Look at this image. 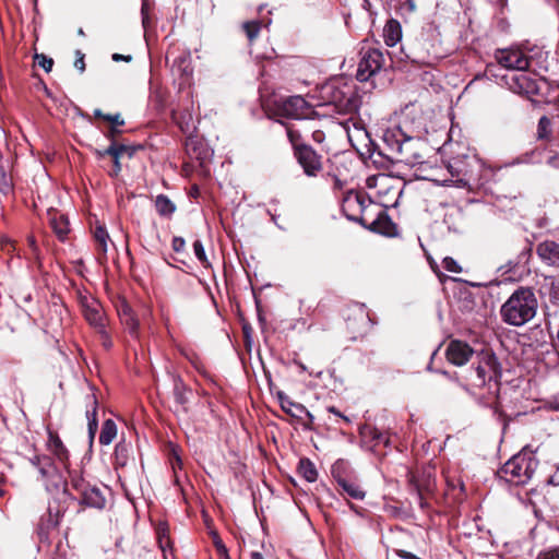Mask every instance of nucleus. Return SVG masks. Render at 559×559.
Segmentation results:
<instances>
[{
  "label": "nucleus",
  "mask_w": 559,
  "mask_h": 559,
  "mask_svg": "<svg viewBox=\"0 0 559 559\" xmlns=\"http://www.w3.org/2000/svg\"><path fill=\"white\" fill-rule=\"evenodd\" d=\"M537 306V298L533 289L520 287L501 306V318L510 325L521 326L535 317Z\"/></svg>",
  "instance_id": "1"
},
{
  "label": "nucleus",
  "mask_w": 559,
  "mask_h": 559,
  "mask_svg": "<svg viewBox=\"0 0 559 559\" xmlns=\"http://www.w3.org/2000/svg\"><path fill=\"white\" fill-rule=\"evenodd\" d=\"M477 358V366L469 372L462 386L469 392L471 388L488 385L490 393H498L502 370L497 357L492 353L483 352Z\"/></svg>",
  "instance_id": "2"
},
{
  "label": "nucleus",
  "mask_w": 559,
  "mask_h": 559,
  "mask_svg": "<svg viewBox=\"0 0 559 559\" xmlns=\"http://www.w3.org/2000/svg\"><path fill=\"white\" fill-rule=\"evenodd\" d=\"M428 150L425 140L406 135L403 144L399 146V153L392 158L411 167H418V170L421 171V178L436 181L435 169L430 166V162L425 159V153Z\"/></svg>",
  "instance_id": "3"
},
{
  "label": "nucleus",
  "mask_w": 559,
  "mask_h": 559,
  "mask_svg": "<svg viewBox=\"0 0 559 559\" xmlns=\"http://www.w3.org/2000/svg\"><path fill=\"white\" fill-rule=\"evenodd\" d=\"M537 466L538 460L535 454L524 449L504 463L498 471V476L512 485H525L533 477Z\"/></svg>",
  "instance_id": "4"
},
{
  "label": "nucleus",
  "mask_w": 559,
  "mask_h": 559,
  "mask_svg": "<svg viewBox=\"0 0 559 559\" xmlns=\"http://www.w3.org/2000/svg\"><path fill=\"white\" fill-rule=\"evenodd\" d=\"M360 56L356 78L358 81L365 82L382 68L384 56L380 49L370 46L361 47Z\"/></svg>",
  "instance_id": "5"
},
{
  "label": "nucleus",
  "mask_w": 559,
  "mask_h": 559,
  "mask_svg": "<svg viewBox=\"0 0 559 559\" xmlns=\"http://www.w3.org/2000/svg\"><path fill=\"white\" fill-rule=\"evenodd\" d=\"M495 60L507 70L526 71L530 67V58L520 48H504L495 51Z\"/></svg>",
  "instance_id": "6"
},
{
  "label": "nucleus",
  "mask_w": 559,
  "mask_h": 559,
  "mask_svg": "<svg viewBox=\"0 0 559 559\" xmlns=\"http://www.w3.org/2000/svg\"><path fill=\"white\" fill-rule=\"evenodd\" d=\"M80 305L85 320L99 334L106 335V319L100 302L92 296H81Z\"/></svg>",
  "instance_id": "7"
},
{
  "label": "nucleus",
  "mask_w": 559,
  "mask_h": 559,
  "mask_svg": "<svg viewBox=\"0 0 559 559\" xmlns=\"http://www.w3.org/2000/svg\"><path fill=\"white\" fill-rule=\"evenodd\" d=\"M294 156L308 177H317L323 170L322 156L310 145L298 146Z\"/></svg>",
  "instance_id": "8"
},
{
  "label": "nucleus",
  "mask_w": 559,
  "mask_h": 559,
  "mask_svg": "<svg viewBox=\"0 0 559 559\" xmlns=\"http://www.w3.org/2000/svg\"><path fill=\"white\" fill-rule=\"evenodd\" d=\"M408 483L411 489L416 493L420 508L425 509L427 507L425 493H430L435 489V478L430 471L409 473Z\"/></svg>",
  "instance_id": "9"
},
{
  "label": "nucleus",
  "mask_w": 559,
  "mask_h": 559,
  "mask_svg": "<svg viewBox=\"0 0 559 559\" xmlns=\"http://www.w3.org/2000/svg\"><path fill=\"white\" fill-rule=\"evenodd\" d=\"M345 463L343 461H337L332 466V476L336 480L338 487L342 489L344 493H346L349 498L355 500H362L366 496V491L360 487V485L344 475Z\"/></svg>",
  "instance_id": "10"
},
{
  "label": "nucleus",
  "mask_w": 559,
  "mask_h": 559,
  "mask_svg": "<svg viewBox=\"0 0 559 559\" xmlns=\"http://www.w3.org/2000/svg\"><path fill=\"white\" fill-rule=\"evenodd\" d=\"M511 75H504L503 80L509 88L516 94L535 95L538 93L537 82L530 78L525 71H519Z\"/></svg>",
  "instance_id": "11"
},
{
  "label": "nucleus",
  "mask_w": 559,
  "mask_h": 559,
  "mask_svg": "<svg viewBox=\"0 0 559 559\" xmlns=\"http://www.w3.org/2000/svg\"><path fill=\"white\" fill-rule=\"evenodd\" d=\"M282 114L287 118L306 119L311 114V107L301 96H290L283 100Z\"/></svg>",
  "instance_id": "12"
},
{
  "label": "nucleus",
  "mask_w": 559,
  "mask_h": 559,
  "mask_svg": "<svg viewBox=\"0 0 559 559\" xmlns=\"http://www.w3.org/2000/svg\"><path fill=\"white\" fill-rule=\"evenodd\" d=\"M474 354L468 344L457 340L451 341L447 348L448 360L456 366H463L469 361Z\"/></svg>",
  "instance_id": "13"
},
{
  "label": "nucleus",
  "mask_w": 559,
  "mask_h": 559,
  "mask_svg": "<svg viewBox=\"0 0 559 559\" xmlns=\"http://www.w3.org/2000/svg\"><path fill=\"white\" fill-rule=\"evenodd\" d=\"M278 400L282 409L286 414L301 420L304 419V417H306L307 421H305V426L307 427H309L313 423V415L302 404L293 402L288 396H286L282 392L278 393Z\"/></svg>",
  "instance_id": "14"
},
{
  "label": "nucleus",
  "mask_w": 559,
  "mask_h": 559,
  "mask_svg": "<svg viewBox=\"0 0 559 559\" xmlns=\"http://www.w3.org/2000/svg\"><path fill=\"white\" fill-rule=\"evenodd\" d=\"M333 104L338 114H355L359 107V99L354 92H338L333 96Z\"/></svg>",
  "instance_id": "15"
},
{
  "label": "nucleus",
  "mask_w": 559,
  "mask_h": 559,
  "mask_svg": "<svg viewBox=\"0 0 559 559\" xmlns=\"http://www.w3.org/2000/svg\"><path fill=\"white\" fill-rule=\"evenodd\" d=\"M538 257L548 265L559 267V243L554 240H545L537 246Z\"/></svg>",
  "instance_id": "16"
},
{
  "label": "nucleus",
  "mask_w": 559,
  "mask_h": 559,
  "mask_svg": "<svg viewBox=\"0 0 559 559\" xmlns=\"http://www.w3.org/2000/svg\"><path fill=\"white\" fill-rule=\"evenodd\" d=\"M118 314L121 323L128 330V332L133 336H139V320L136 319L132 308L126 300H122L118 306Z\"/></svg>",
  "instance_id": "17"
},
{
  "label": "nucleus",
  "mask_w": 559,
  "mask_h": 559,
  "mask_svg": "<svg viewBox=\"0 0 559 559\" xmlns=\"http://www.w3.org/2000/svg\"><path fill=\"white\" fill-rule=\"evenodd\" d=\"M47 448L51 454H53L56 460L64 467H67L69 461V452L56 432L48 431Z\"/></svg>",
  "instance_id": "18"
},
{
  "label": "nucleus",
  "mask_w": 559,
  "mask_h": 559,
  "mask_svg": "<svg viewBox=\"0 0 559 559\" xmlns=\"http://www.w3.org/2000/svg\"><path fill=\"white\" fill-rule=\"evenodd\" d=\"M406 135L407 134L404 132V130L400 126H397L386 129L383 132L382 140L386 145L389 152L396 156V154L399 153V146L400 144H403Z\"/></svg>",
  "instance_id": "19"
},
{
  "label": "nucleus",
  "mask_w": 559,
  "mask_h": 559,
  "mask_svg": "<svg viewBox=\"0 0 559 559\" xmlns=\"http://www.w3.org/2000/svg\"><path fill=\"white\" fill-rule=\"evenodd\" d=\"M80 497V503L90 508L103 509L106 504L103 491L96 486L91 485Z\"/></svg>",
  "instance_id": "20"
},
{
  "label": "nucleus",
  "mask_w": 559,
  "mask_h": 559,
  "mask_svg": "<svg viewBox=\"0 0 559 559\" xmlns=\"http://www.w3.org/2000/svg\"><path fill=\"white\" fill-rule=\"evenodd\" d=\"M86 407L88 437L93 441L98 429L97 400L94 394L86 395Z\"/></svg>",
  "instance_id": "21"
},
{
  "label": "nucleus",
  "mask_w": 559,
  "mask_h": 559,
  "mask_svg": "<svg viewBox=\"0 0 559 559\" xmlns=\"http://www.w3.org/2000/svg\"><path fill=\"white\" fill-rule=\"evenodd\" d=\"M384 43L389 47L395 46L402 39V26L397 20H389L383 27Z\"/></svg>",
  "instance_id": "22"
},
{
  "label": "nucleus",
  "mask_w": 559,
  "mask_h": 559,
  "mask_svg": "<svg viewBox=\"0 0 559 559\" xmlns=\"http://www.w3.org/2000/svg\"><path fill=\"white\" fill-rule=\"evenodd\" d=\"M67 511V508L61 504L60 502L53 501L50 502L48 506V519H47V527L48 528H55L57 527L62 518L64 516V513Z\"/></svg>",
  "instance_id": "23"
},
{
  "label": "nucleus",
  "mask_w": 559,
  "mask_h": 559,
  "mask_svg": "<svg viewBox=\"0 0 559 559\" xmlns=\"http://www.w3.org/2000/svg\"><path fill=\"white\" fill-rule=\"evenodd\" d=\"M360 435L365 439H369L374 445L383 443L388 445L390 442V438L385 432L380 431L378 428L372 426H365L360 430Z\"/></svg>",
  "instance_id": "24"
},
{
  "label": "nucleus",
  "mask_w": 559,
  "mask_h": 559,
  "mask_svg": "<svg viewBox=\"0 0 559 559\" xmlns=\"http://www.w3.org/2000/svg\"><path fill=\"white\" fill-rule=\"evenodd\" d=\"M51 227L53 231L58 236L60 240H64L69 233V222L68 218L62 215L56 213L50 219Z\"/></svg>",
  "instance_id": "25"
},
{
  "label": "nucleus",
  "mask_w": 559,
  "mask_h": 559,
  "mask_svg": "<svg viewBox=\"0 0 559 559\" xmlns=\"http://www.w3.org/2000/svg\"><path fill=\"white\" fill-rule=\"evenodd\" d=\"M117 436V425L112 419H106L99 433V443L103 445L110 444Z\"/></svg>",
  "instance_id": "26"
},
{
  "label": "nucleus",
  "mask_w": 559,
  "mask_h": 559,
  "mask_svg": "<svg viewBox=\"0 0 559 559\" xmlns=\"http://www.w3.org/2000/svg\"><path fill=\"white\" fill-rule=\"evenodd\" d=\"M155 207L159 215L169 217L176 211V205L166 195L159 194L155 199Z\"/></svg>",
  "instance_id": "27"
},
{
  "label": "nucleus",
  "mask_w": 559,
  "mask_h": 559,
  "mask_svg": "<svg viewBox=\"0 0 559 559\" xmlns=\"http://www.w3.org/2000/svg\"><path fill=\"white\" fill-rule=\"evenodd\" d=\"M298 472L309 483H313L318 478L317 468L314 464L308 459L300 460Z\"/></svg>",
  "instance_id": "28"
},
{
  "label": "nucleus",
  "mask_w": 559,
  "mask_h": 559,
  "mask_svg": "<svg viewBox=\"0 0 559 559\" xmlns=\"http://www.w3.org/2000/svg\"><path fill=\"white\" fill-rule=\"evenodd\" d=\"M384 226H392V223L384 211L381 210L377 218L370 223V229L377 233L389 235V230Z\"/></svg>",
  "instance_id": "29"
},
{
  "label": "nucleus",
  "mask_w": 559,
  "mask_h": 559,
  "mask_svg": "<svg viewBox=\"0 0 559 559\" xmlns=\"http://www.w3.org/2000/svg\"><path fill=\"white\" fill-rule=\"evenodd\" d=\"M38 472L44 479L51 478L57 474V467L48 455H43L41 462L38 466Z\"/></svg>",
  "instance_id": "30"
},
{
  "label": "nucleus",
  "mask_w": 559,
  "mask_h": 559,
  "mask_svg": "<svg viewBox=\"0 0 559 559\" xmlns=\"http://www.w3.org/2000/svg\"><path fill=\"white\" fill-rule=\"evenodd\" d=\"M157 540L159 548L165 554L166 549L170 547V539L168 536V526L165 523H159L156 530Z\"/></svg>",
  "instance_id": "31"
},
{
  "label": "nucleus",
  "mask_w": 559,
  "mask_h": 559,
  "mask_svg": "<svg viewBox=\"0 0 559 559\" xmlns=\"http://www.w3.org/2000/svg\"><path fill=\"white\" fill-rule=\"evenodd\" d=\"M174 395L177 403L185 405L188 402L187 389L180 378L174 379Z\"/></svg>",
  "instance_id": "32"
},
{
  "label": "nucleus",
  "mask_w": 559,
  "mask_h": 559,
  "mask_svg": "<svg viewBox=\"0 0 559 559\" xmlns=\"http://www.w3.org/2000/svg\"><path fill=\"white\" fill-rule=\"evenodd\" d=\"M94 238L98 245L99 250L103 253H106L108 239H109V235H108L107 230L102 226H97L94 230Z\"/></svg>",
  "instance_id": "33"
},
{
  "label": "nucleus",
  "mask_w": 559,
  "mask_h": 559,
  "mask_svg": "<svg viewBox=\"0 0 559 559\" xmlns=\"http://www.w3.org/2000/svg\"><path fill=\"white\" fill-rule=\"evenodd\" d=\"M129 445L126 443H118L115 448V459L119 466H124L129 456Z\"/></svg>",
  "instance_id": "34"
},
{
  "label": "nucleus",
  "mask_w": 559,
  "mask_h": 559,
  "mask_svg": "<svg viewBox=\"0 0 559 559\" xmlns=\"http://www.w3.org/2000/svg\"><path fill=\"white\" fill-rule=\"evenodd\" d=\"M70 486L80 496L91 486L81 476L70 473Z\"/></svg>",
  "instance_id": "35"
},
{
  "label": "nucleus",
  "mask_w": 559,
  "mask_h": 559,
  "mask_svg": "<svg viewBox=\"0 0 559 559\" xmlns=\"http://www.w3.org/2000/svg\"><path fill=\"white\" fill-rule=\"evenodd\" d=\"M242 27L248 39L252 41L259 35L261 23L259 21H250L243 23Z\"/></svg>",
  "instance_id": "36"
},
{
  "label": "nucleus",
  "mask_w": 559,
  "mask_h": 559,
  "mask_svg": "<svg viewBox=\"0 0 559 559\" xmlns=\"http://www.w3.org/2000/svg\"><path fill=\"white\" fill-rule=\"evenodd\" d=\"M193 251H194L197 259L202 263L203 266L210 265V262L206 258L205 250H204V247H203V243L201 242V240H195L193 242Z\"/></svg>",
  "instance_id": "37"
},
{
  "label": "nucleus",
  "mask_w": 559,
  "mask_h": 559,
  "mask_svg": "<svg viewBox=\"0 0 559 559\" xmlns=\"http://www.w3.org/2000/svg\"><path fill=\"white\" fill-rule=\"evenodd\" d=\"M287 136H288L289 142L293 145L294 154L296 153V148L298 146H307L308 145V144H305L301 142V135L297 130L287 128Z\"/></svg>",
  "instance_id": "38"
},
{
  "label": "nucleus",
  "mask_w": 559,
  "mask_h": 559,
  "mask_svg": "<svg viewBox=\"0 0 559 559\" xmlns=\"http://www.w3.org/2000/svg\"><path fill=\"white\" fill-rule=\"evenodd\" d=\"M442 266L444 270H447L448 272H452V273H461L462 272V267L459 265V263L451 257H445L443 260H442Z\"/></svg>",
  "instance_id": "39"
},
{
  "label": "nucleus",
  "mask_w": 559,
  "mask_h": 559,
  "mask_svg": "<svg viewBox=\"0 0 559 559\" xmlns=\"http://www.w3.org/2000/svg\"><path fill=\"white\" fill-rule=\"evenodd\" d=\"M35 60L39 67H41L46 72H50L53 66V60L48 58L45 55H36Z\"/></svg>",
  "instance_id": "40"
},
{
  "label": "nucleus",
  "mask_w": 559,
  "mask_h": 559,
  "mask_svg": "<svg viewBox=\"0 0 559 559\" xmlns=\"http://www.w3.org/2000/svg\"><path fill=\"white\" fill-rule=\"evenodd\" d=\"M550 119L546 116L540 117L538 121V135L539 138H545L550 130Z\"/></svg>",
  "instance_id": "41"
},
{
  "label": "nucleus",
  "mask_w": 559,
  "mask_h": 559,
  "mask_svg": "<svg viewBox=\"0 0 559 559\" xmlns=\"http://www.w3.org/2000/svg\"><path fill=\"white\" fill-rule=\"evenodd\" d=\"M537 559H559V546L551 547L539 552Z\"/></svg>",
  "instance_id": "42"
},
{
  "label": "nucleus",
  "mask_w": 559,
  "mask_h": 559,
  "mask_svg": "<svg viewBox=\"0 0 559 559\" xmlns=\"http://www.w3.org/2000/svg\"><path fill=\"white\" fill-rule=\"evenodd\" d=\"M104 120L110 122L111 126H116V127H120V126L124 124V120L121 118L120 114L104 116Z\"/></svg>",
  "instance_id": "43"
},
{
  "label": "nucleus",
  "mask_w": 559,
  "mask_h": 559,
  "mask_svg": "<svg viewBox=\"0 0 559 559\" xmlns=\"http://www.w3.org/2000/svg\"><path fill=\"white\" fill-rule=\"evenodd\" d=\"M185 246H186V241L183 238L181 237H175L173 239V249L176 251V252H180L185 249Z\"/></svg>",
  "instance_id": "44"
},
{
  "label": "nucleus",
  "mask_w": 559,
  "mask_h": 559,
  "mask_svg": "<svg viewBox=\"0 0 559 559\" xmlns=\"http://www.w3.org/2000/svg\"><path fill=\"white\" fill-rule=\"evenodd\" d=\"M76 55L79 56L76 60L74 61V67L83 72L85 70V62H84V55L81 53V51H76Z\"/></svg>",
  "instance_id": "45"
},
{
  "label": "nucleus",
  "mask_w": 559,
  "mask_h": 559,
  "mask_svg": "<svg viewBox=\"0 0 559 559\" xmlns=\"http://www.w3.org/2000/svg\"><path fill=\"white\" fill-rule=\"evenodd\" d=\"M214 545L221 555H227V549L217 535H214Z\"/></svg>",
  "instance_id": "46"
},
{
  "label": "nucleus",
  "mask_w": 559,
  "mask_h": 559,
  "mask_svg": "<svg viewBox=\"0 0 559 559\" xmlns=\"http://www.w3.org/2000/svg\"><path fill=\"white\" fill-rule=\"evenodd\" d=\"M106 155L112 156L114 159H118L117 143L112 142L104 152Z\"/></svg>",
  "instance_id": "47"
},
{
  "label": "nucleus",
  "mask_w": 559,
  "mask_h": 559,
  "mask_svg": "<svg viewBox=\"0 0 559 559\" xmlns=\"http://www.w3.org/2000/svg\"><path fill=\"white\" fill-rule=\"evenodd\" d=\"M311 138L316 143L321 144L325 140V134L321 130H314Z\"/></svg>",
  "instance_id": "48"
},
{
  "label": "nucleus",
  "mask_w": 559,
  "mask_h": 559,
  "mask_svg": "<svg viewBox=\"0 0 559 559\" xmlns=\"http://www.w3.org/2000/svg\"><path fill=\"white\" fill-rule=\"evenodd\" d=\"M120 133V130L116 126H111L106 133V136L109 138L112 142H115V138Z\"/></svg>",
  "instance_id": "49"
},
{
  "label": "nucleus",
  "mask_w": 559,
  "mask_h": 559,
  "mask_svg": "<svg viewBox=\"0 0 559 559\" xmlns=\"http://www.w3.org/2000/svg\"><path fill=\"white\" fill-rule=\"evenodd\" d=\"M43 455H34L29 459L31 464L38 469Z\"/></svg>",
  "instance_id": "50"
},
{
  "label": "nucleus",
  "mask_w": 559,
  "mask_h": 559,
  "mask_svg": "<svg viewBox=\"0 0 559 559\" xmlns=\"http://www.w3.org/2000/svg\"><path fill=\"white\" fill-rule=\"evenodd\" d=\"M121 170V165L119 159H114V169L111 171V176H117Z\"/></svg>",
  "instance_id": "51"
},
{
  "label": "nucleus",
  "mask_w": 559,
  "mask_h": 559,
  "mask_svg": "<svg viewBox=\"0 0 559 559\" xmlns=\"http://www.w3.org/2000/svg\"><path fill=\"white\" fill-rule=\"evenodd\" d=\"M131 59H132L131 56H123V55H120V53H114L112 55V60L114 61H120V60L130 61Z\"/></svg>",
  "instance_id": "52"
},
{
  "label": "nucleus",
  "mask_w": 559,
  "mask_h": 559,
  "mask_svg": "<svg viewBox=\"0 0 559 559\" xmlns=\"http://www.w3.org/2000/svg\"><path fill=\"white\" fill-rule=\"evenodd\" d=\"M128 151V147L123 144H117V153H118V159L120 156Z\"/></svg>",
  "instance_id": "53"
},
{
  "label": "nucleus",
  "mask_w": 559,
  "mask_h": 559,
  "mask_svg": "<svg viewBox=\"0 0 559 559\" xmlns=\"http://www.w3.org/2000/svg\"><path fill=\"white\" fill-rule=\"evenodd\" d=\"M100 335H102V338H103L104 346L109 348L111 346V341H110L108 334L106 333V335H104V334H100Z\"/></svg>",
  "instance_id": "54"
},
{
  "label": "nucleus",
  "mask_w": 559,
  "mask_h": 559,
  "mask_svg": "<svg viewBox=\"0 0 559 559\" xmlns=\"http://www.w3.org/2000/svg\"><path fill=\"white\" fill-rule=\"evenodd\" d=\"M94 116H95L96 118H102V119H104V116H107V115H106V114H103V111H102L100 109H95V110H94Z\"/></svg>",
  "instance_id": "55"
},
{
  "label": "nucleus",
  "mask_w": 559,
  "mask_h": 559,
  "mask_svg": "<svg viewBox=\"0 0 559 559\" xmlns=\"http://www.w3.org/2000/svg\"><path fill=\"white\" fill-rule=\"evenodd\" d=\"M4 483V478L0 477V497H3L5 495L4 489L2 488V484Z\"/></svg>",
  "instance_id": "56"
},
{
  "label": "nucleus",
  "mask_w": 559,
  "mask_h": 559,
  "mask_svg": "<svg viewBox=\"0 0 559 559\" xmlns=\"http://www.w3.org/2000/svg\"><path fill=\"white\" fill-rule=\"evenodd\" d=\"M251 559H264V558L260 552L254 551L251 554Z\"/></svg>",
  "instance_id": "57"
},
{
  "label": "nucleus",
  "mask_w": 559,
  "mask_h": 559,
  "mask_svg": "<svg viewBox=\"0 0 559 559\" xmlns=\"http://www.w3.org/2000/svg\"><path fill=\"white\" fill-rule=\"evenodd\" d=\"M174 459H175V462H173V467L175 468V464L180 465L181 464V460H180V457L177 454H175Z\"/></svg>",
  "instance_id": "58"
},
{
  "label": "nucleus",
  "mask_w": 559,
  "mask_h": 559,
  "mask_svg": "<svg viewBox=\"0 0 559 559\" xmlns=\"http://www.w3.org/2000/svg\"><path fill=\"white\" fill-rule=\"evenodd\" d=\"M328 409H329V412L334 413L335 415L341 416V414L336 411V408H335V407L331 406V407H329Z\"/></svg>",
  "instance_id": "59"
},
{
  "label": "nucleus",
  "mask_w": 559,
  "mask_h": 559,
  "mask_svg": "<svg viewBox=\"0 0 559 559\" xmlns=\"http://www.w3.org/2000/svg\"><path fill=\"white\" fill-rule=\"evenodd\" d=\"M185 355H186V357H187L188 359H190V360L194 364V360H193V358H192L191 356H189L188 354H185Z\"/></svg>",
  "instance_id": "60"
},
{
  "label": "nucleus",
  "mask_w": 559,
  "mask_h": 559,
  "mask_svg": "<svg viewBox=\"0 0 559 559\" xmlns=\"http://www.w3.org/2000/svg\"><path fill=\"white\" fill-rule=\"evenodd\" d=\"M272 221H273V222H276V221H277V217L272 216Z\"/></svg>",
  "instance_id": "61"
},
{
  "label": "nucleus",
  "mask_w": 559,
  "mask_h": 559,
  "mask_svg": "<svg viewBox=\"0 0 559 559\" xmlns=\"http://www.w3.org/2000/svg\"><path fill=\"white\" fill-rule=\"evenodd\" d=\"M272 221H273V222H276V221H277V217L272 216Z\"/></svg>",
  "instance_id": "62"
}]
</instances>
